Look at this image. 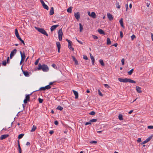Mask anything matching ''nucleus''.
I'll use <instances>...</instances> for the list:
<instances>
[{
    "label": "nucleus",
    "instance_id": "nucleus-26",
    "mask_svg": "<svg viewBox=\"0 0 153 153\" xmlns=\"http://www.w3.org/2000/svg\"><path fill=\"white\" fill-rule=\"evenodd\" d=\"M79 26L80 32H81L83 29V26L81 23L79 24Z\"/></svg>",
    "mask_w": 153,
    "mask_h": 153
},
{
    "label": "nucleus",
    "instance_id": "nucleus-55",
    "mask_svg": "<svg viewBox=\"0 0 153 153\" xmlns=\"http://www.w3.org/2000/svg\"><path fill=\"white\" fill-rule=\"evenodd\" d=\"M76 40H77V41L80 44H82V45L83 44V43L82 42L80 41H79V40H78L76 38Z\"/></svg>",
    "mask_w": 153,
    "mask_h": 153
},
{
    "label": "nucleus",
    "instance_id": "nucleus-42",
    "mask_svg": "<svg viewBox=\"0 0 153 153\" xmlns=\"http://www.w3.org/2000/svg\"><path fill=\"white\" fill-rule=\"evenodd\" d=\"M45 90L46 89H45V87H41L39 88V90H43V91H45Z\"/></svg>",
    "mask_w": 153,
    "mask_h": 153
},
{
    "label": "nucleus",
    "instance_id": "nucleus-43",
    "mask_svg": "<svg viewBox=\"0 0 153 153\" xmlns=\"http://www.w3.org/2000/svg\"><path fill=\"white\" fill-rule=\"evenodd\" d=\"M98 94L99 95L101 96H103V95L101 93V92L100 91V90H98Z\"/></svg>",
    "mask_w": 153,
    "mask_h": 153
},
{
    "label": "nucleus",
    "instance_id": "nucleus-16",
    "mask_svg": "<svg viewBox=\"0 0 153 153\" xmlns=\"http://www.w3.org/2000/svg\"><path fill=\"white\" fill-rule=\"evenodd\" d=\"M72 57L73 59V61L75 62V64L76 65H77L78 64V62L76 59L75 58L74 56H72Z\"/></svg>",
    "mask_w": 153,
    "mask_h": 153
},
{
    "label": "nucleus",
    "instance_id": "nucleus-33",
    "mask_svg": "<svg viewBox=\"0 0 153 153\" xmlns=\"http://www.w3.org/2000/svg\"><path fill=\"white\" fill-rule=\"evenodd\" d=\"M57 109L60 111H62L63 109V108L61 106L59 105L57 107Z\"/></svg>",
    "mask_w": 153,
    "mask_h": 153
},
{
    "label": "nucleus",
    "instance_id": "nucleus-12",
    "mask_svg": "<svg viewBox=\"0 0 153 153\" xmlns=\"http://www.w3.org/2000/svg\"><path fill=\"white\" fill-rule=\"evenodd\" d=\"M107 16L108 18L111 21L113 19V17L109 13H107Z\"/></svg>",
    "mask_w": 153,
    "mask_h": 153
},
{
    "label": "nucleus",
    "instance_id": "nucleus-37",
    "mask_svg": "<svg viewBox=\"0 0 153 153\" xmlns=\"http://www.w3.org/2000/svg\"><path fill=\"white\" fill-rule=\"evenodd\" d=\"M116 7L118 8H120V5L119 4V3L117 2L116 4Z\"/></svg>",
    "mask_w": 153,
    "mask_h": 153
},
{
    "label": "nucleus",
    "instance_id": "nucleus-64",
    "mask_svg": "<svg viewBox=\"0 0 153 153\" xmlns=\"http://www.w3.org/2000/svg\"><path fill=\"white\" fill-rule=\"evenodd\" d=\"M151 37L152 40L153 41V34L152 33H151Z\"/></svg>",
    "mask_w": 153,
    "mask_h": 153
},
{
    "label": "nucleus",
    "instance_id": "nucleus-49",
    "mask_svg": "<svg viewBox=\"0 0 153 153\" xmlns=\"http://www.w3.org/2000/svg\"><path fill=\"white\" fill-rule=\"evenodd\" d=\"M90 143H91V144H93V143L95 144V143H97V141H95L92 140V141H91Z\"/></svg>",
    "mask_w": 153,
    "mask_h": 153
},
{
    "label": "nucleus",
    "instance_id": "nucleus-41",
    "mask_svg": "<svg viewBox=\"0 0 153 153\" xmlns=\"http://www.w3.org/2000/svg\"><path fill=\"white\" fill-rule=\"evenodd\" d=\"M147 128L148 129H153V126H148Z\"/></svg>",
    "mask_w": 153,
    "mask_h": 153
},
{
    "label": "nucleus",
    "instance_id": "nucleus-59",
    "mask_svg": "<svg viewBox=\"0 0 153 153\" xmlns=\"http://www.w3.org/2000/svg\"><path fill=\"white\" fill-rule=\"evenodd\" d=\"M26 146H30V143L29 142H27L26 143Z\"/></svg>",
    "mask_w": 153,
    "mask_h": 153
},
{
    "label": "nucleus",
    "instance_id": "nucleus-32",
    "mask_svg": "<svg viewBox=\"0 0 153 153\" xmlns=\"http://www.w3.org/2000/svg\"><path fill=\"white\" fill-rule=\"evenodd\" d=\"M15 34L16 36H18L19 35V34L18 33V30L17 29H16L15 30Z\"/></svg>",
    "mask_w": 153,
    "mask_h": 153
},
{
    "label": "nucleus",
    "instance_id": "nucleus-5",
    "mask_svg": "<svg viewBox=\"0 0 153 153\" xmlns=\"http://www.w3.org/2000/svg\"><path fill=\"white\" fill-rule=\"evenodd\" d=\"M20 54H21V59L20 62V63H21L22 62H23L24 61L26 56L24 52L22 53L21 51H20Z\"/></svg>",
    "mask_w": 153,
    "mask_h": 153
},
{
    "label": "nucleus",
    "instance_id": "nucleus-23",
    "mask_svg": "<svg viewBox=\"0 0 153 153\" xmlns=\"http://www.w3.org/2000/svg\"><path fill=\"white\" fill-rule=\"evenodd\" d=\"M36 127L34 125L33 126V127L32 128L31 130H30V131L31 132L34 131L36 130Z\"/></svg>",
    "mask_w": 153,
    "mask_h": 153
},
{
    "label": "nucleus",
    "instance_id": "nucleus-30",
    "mask_svg": "<svg viewBox=\"0 0 153 153\" xmlns=\"http://www.w3.org/2000/svg\"><path fill=\"white\" fill-rule=\"evenodd\" d=\"M99 62L101 64V65L102 66H104V63L103 62V61L102 59H100L99 60Z\"/></svg>",
    "mask_w": 153,
    "mask_h": 153
},
{
    "label": "nucleus",
    "instance_id": "nucleus-19",
    "mask_svg": "<svg viewBox=\"0 0 153 153\" xmlns=\"http://www.w3.org/2000/svg\"><path fill=\"white\" fill-rule=\"evenodd\" d=\"M90 16H91L93 18H96V15L95 13L94 12H91Z\"/></svg>",
    "mask_w": 153,
    "mask_h": 153
},
{
    "label": "nucleus",
    "instance_id": "nucleus-58",
    "mask_svg": "<svg viewBox=\"0 0 153 153\" xmlns=\"http://www.w3.org/2000/svg\"><path fill=\"white\" fill-rule=\"evenodd\" d=\"M137 141L138 142H140L141 141V138H138V140H137Z\"/></svg>",
    "mask_w": 153,
    "mask_h": 153
},
{
    "label": "nucleus",
    "instance_id": "nucleus-29",
    "mask_svg": "<svg viewBox=\"0 0 153 153\" xmlns=\"http://www.w3.org/2000/svg\"><path fill=\"white\" fill-rule=\"evenodd\" d=\"M24 135V134H19L18 136V139H20L23 137Z\"/></svg>",
    "mask_w": 153,
    "mask_h": 153
},
{
    "label": "nucleus",
    "instance_id": "nucleus-35",
    "mask_svg": "<svg viewBox=\"0 0 153 153\" xmlns=\"http://www.w3.org/2000/svg\"><path fill=\"white\" fill-rule=\"evenodd\" d=\"M45 89H49L51 88V86L49 85H47L45 86Z\"/></svg>",
    "mask_w": 153,
    "mask_h": 153
},
{
    "label": "nucleus",
    "instance_id": "nucleus-28",
    "mask_svg": "<svg viewBox=\"0 0 153 153\" xmlns=\"http://www.w3.org/2000/svg\"><path fill=\"white\" fill-rule=\"evenodd\" d=\"M42 6L44 9H46L47 10H48L49 8H48V6L47 5H46L45 4H44Z\"/></svg>",
    "mask_w": 153,
    "mask_h": 153
},
{
    "label": "nucleus",
    "instance_id": "nucleus-4",
    "mask_svg": "<svg viewBox=\"0 0 153 153\" xmlns=\"http://www.w3.org/2000/svg\"><path fill=\"white\" fill-rule=\"evenodd\" d=\"M58 38L59 41L62 40L63 35V32L62 29H59L58 32Z\"/></svg>",
    "mask_w": 153,
    "mask_h": 153
},
{
    "label": "nucleus",
    "instance_id": "nucleus-3",
    "mask_svg": "<svg viewBox=\"0 0 153 153\" xmlns=\"http://www.w3.org/2000/svg\"><path fill=\"white\" fill-rule=\"evenodd\" d=\"M36 28L38 31H39L41 33L47 36H48V34L46 32L45 30L44 29L36 27Z\"/></svg>",
    "mask_w": 153,
    "mask_h": 153
},
{
    "label": "nucleus",
    "instance_id": "nucleus-10",
    "mask_svg": "<svg viewBox=\"0 0 153 153\" xmlns=\"http://www.w3.org/2000/svg\"><path fill=\"white\" fill-rule=\"evenodd\" d=\"M74 16L75 18L77 19L78 20L80 17V13L79 12H78L77 13H74Z\"/></svg>",
    "mask_w": 153,
    "mask_h": 153
},
{
    "label": "nucleus",
    "instance_id": "nucleus-56",
    "mask_svg": "<svg viewBox=\"0 0 153 153\" xmlns=\"http://www.w3.org/2000/svg\"><path fill=\"white\" fill-rule=\"evenodd\" d=\"M83 59L85 60H87L88 59V58L86 56L84 55L83 56Z\"/></svg>",
    "mask_w": 153,
    "mask_h": 153
},
{
    "label": "nucleus",
    "instance_id": "nucleus-8",
    "mask_svg": "<svg viewBox=\"0 0 153 153\" xmlns=\"http://www.w3.org/2000/svg\"><path fill=\"white\" fill-rule=\"evenodd\" d=\"M56 46L58 48V51L59 53L60 52L61 45L59 42H56Z\"/></svg>",
    "mask_w": 153,
    "mask_h": 153
},
{
    "label": "nucleus",
    "instance_id": "nucleus-40",
    "mask_svg": "<svg viewBox=\"0 0 153 153\" xmlns=\"http://www.w3.org/2000/svg\"><path fill=\"white\" fill-rule=\"evenodd\" d=\"M68 48L72 51L74 50V48L72 47L71 45H68Z\"/></svg>",
    "mask_w": 153,
    "mask_h": 153
},
{
    "label": "nucleus",
    "instance_id": "nucleus-36",
    "mask_svg": "<svg viewBox=\"0 0 153 153\" xmlns=\"http://www.w3.org/2000/svg\"><path fill=\"white\" fill-rule=\"evenodd\" d=\"M131 40H133L134 39L136 38V36L134 35L133 34L131 36Z\"/></svg>",
    "mask_w": 153,
    "mask_h": 153
},
{
    "label": "nucleus",
    "instance_id": "nucleus-44",
    "mask_svg": "<svg viewBox=\"0 0 153 153\" xmlns=\"http://www.w3.org/2000/svg\"><path fill=\"white\" fill-rule=\"evenodd\" d=\"M146 4L147 6L148 7H149L150 4V2L149 1H148L147 2H146Z\"/></svg>",
    "mask_w": 153,
    "mask_h": 153
},
{
    "label": "nucleus",
    "instance_id": "nucleus-31",
    "mask_svg": "<svg viewBox=\"0 0 153 153\" xmlns=\"http://www.w3.org/2000/svg\"><path fill=\"white\" fill-rule=\"evenodd\" d=\"M134 71V69L133 68L130 71L128 72V74L129 75H131Z\"/></svg>",
    "mask_w": 153,
    "mask_h": 153
},
{
    "label": "nucleus",
    "instance_id": "nucleus-7",
    "mask_svg": "<svg viewBox=\"0 0 153 153\" xmlns=\"http://www.w3.org/2000/svg\"><path fill=\"white\" fill-rule=\"evenodd\" d=\"M30 95H26L25 97V99L24 100V102L26 104L27 102L30 101Z\"/></svg>",
    "mask_w": 153,
    "mask_h": 153
},
{
    "label": "nucleus",
    "instance_id": "nucleus-24",
    "mask_svg": "<svg viewBox=\"0 0 153 153\" xmlns=\"http://www.w3.org/2000/svg\"><path fill=\"white\" fill-rule=\"evenodd\" d=\"M72 8V7H71L68 8L67 9V12L70 13H71Z\"/></svg>",
    "mask_w": 153,
    "mask_h": 153
},
{
    "label": "nucleus",
    "instance_id": "nucleus-50",
    "mask_svg": "<svg viewBox=\"0 0 153 153\" xmlns=\"http://www.w3.org/2000/svg\"><path fill=\"white\" fill-rule=\"evenodd\" d=\"M92 37L94 39H97L98 38L97 36L95 35H93Z\"/></svg>",
    "mask_w": 153,
    "mask_h": 153
},
{
    "label": "nucleus",
    "instance_id": "nucleus-1",
    "mask_svg": "<svg viewBox=\"0 0 153 153\" xmlns=\"http://www.w3.org/2000/svg\"><path fill=\"white\" fill-rule=\"evenodd\" d=\"M38 69L39 70H42L44 72H47L49 70V68L47 65L43 64L41 65L40 63L39 64Z\"/></svg>",
    "mask_w": 153,
    "mask_h": 153
},
{
    "label": "nucleus",
    "instance_id": "nucleus-60",
    "mask_svg": "<svg viewBox=\"0 0 153 153\" xmlns=\"http://www.w3.org/2000/svg\"><path fill=\"white\" fill-rule=\"evenodd\" d=\"M117 45H118L117 43H116L114 44V45H112L113 46H115V47H116L117 46Z\"/></svg>",
    "mask_w": 153,
    "mask_h": 153
},
{
    "label": "nucleus",
    "instance_id": "nucleus-34",
    "mask_svg": "<svg viewBox=\"0 0 153 153\" xmlns=\"http://www.w3.org/2000/svg\"><path fill=\"white\" fill-rule=\"evenodd\" d=\"M18 147L19 148V152H22V149L21 148L20 146V144H19V141H18Z\"/></svg>",
    "mask_w": 153,
    "mask_h": 153
},
{
    "label": "nucleus",
    "instance_id": "nucleus-18",
    "mask_svg": "<svg viewBox=\"0 0 153 153\" xmlns=\"http://www.w3.org/2000/svg\"><path fill=\"white\" fill-rule=\"evenodd\" d=\"M90 57H91V59L92 60V64L93 65H94V61H95L94 58V57L93 56H92V55H91Z\"/></svg>",
    "mask_w": 153,
    "mask_h": 153
},
{
    "label": "nucleus",
    "instance_id": "nucleus-22",
    "mask_svg": "<svg viewBox=\"0 0 153 153\" xmlns=\"http://www.w3.org/2000/svg\"><path fill=\"white\" fill-rule=\"evenodd\" d=\"M120 23V24L121 26L123 27L124 28V26L123 24V19H121L120 21H119Z\"/></svg>",
    "mask_w": 153,
    "mask_h": 153
},
{
    "label": "nucleus",
    "instance_id": "nucleus-51",
    "mask_svg": "<svg viewBox=\"0 0 153 153\" xmlns=\"http://www.w3.org/2000/svg\"><path fill=\"white\" fill-rule=\"evenodd\" d=\"M120 37L122 38L123 37V33L122 31H120Z\"/></svg>",
    "mask_w": 153,
    "mask_h": 153
},
{
    "label": "nucleus",
    "instance_id": "nucleus-38",
    "mask_svg": "<svg viewBox=\"0 0 153 153\" xmlns=\"http://www.w3.org/2000/svg\"><path fill=\"white\" fill-rule=\"evenodd\" d=\"M39 59V58H38L36 59L34 63L35 65H36L38 64Z\"/></svg>",
    "mask_w": 153,
    "mask_h": 153
},
{
    "label": "nucleus",
    "instance_id": "nucleus-9",
    "mask_svg": "<svg viewBox=\"0 0 153 153\" xmlns=\"http://www.w3.org/2000/svg\"><path fill=\"white\" fill-rule=\"evenodd\" d=\"M9 135L7 134L2 135L0 137V140H2L7 137Z\"/></svg>",
    "mask_w": 153,
    "mask_h": 153
},
{
    "label": "nucleus",
    "instance_id": "nucleus-15",
    "mask_svg": "<svg viewBox=\"0 0 153 153\" xmlns=\"http://www.w3.org/2000/svg\"><path fill=\"white\" fill-rule=\"evenodd\" d=\"M73 91L75 95V98L76 99H77L78 97V92L74 90H73Z\"/></svg>",
    "mask_w": 153,
    "mask_h": 153
},
{
    "label": "nucleus",
    "instance_id": "nucleus-46",
    "mask_svg": "<svg viewBox=\"0 0 153 153\" xmlns=\"http://www.w3.org/2000/svg\"><path fill=\"white\" fill-rule=\"evenodd\" d=\"M95 114V113L94 111H92L91 112H90V113H89V114L91 115H94Z\"/></svg>",
    "mask_w": 153,
    "mask_h": 153
},
{
    "label": "nucleus",
    "instance_id": "nucleus-21",
    "mask_svg": "<svg viewBox=\"0 0 153 153\" xmlns=\"http://www.w3.org/2000/svg\"><path fill=\"white\" fill-rule=\"evenodd\" d=\"M23 74L25 76L28 77L29 76V75L28 74V72L23 71Z\"/></svg>",
    "mask_w": 153,
    "mask_h": 153
},
{
    "label": "nucleus",
    "instance_id": "nucleus-45",
    "mask_svg": "<svg viewBox=\"0 0 153 153\" xmlns=\"http://www.w3.org/2000/svg\"><path fill=\"white\" fill-rule=\"evenodd\" d=\"M39 101L40 103H42L43 101V100L41 98H39Z\"/></svg>",
    "mask_w": 153,
    "mask_h": 153
},
{
    "label": "nucleus",
    "instance_id": "nucleus-47",
    "mask_svg": "<svg viewBox=\"0 0 153 153\" xmlns=\"http://www.w3.org/2000/svg\"><path fill=\"white\" fill-rule=\"evenodd\" d=\"M104 85L105 86V87L106 88H110V86L107 84H104Z\"/></svg>",
    "mask_w": 153,
    "mask_h": 153
},
{
    "label": "nucleus",
    "instance_id": "nucleus-25",
    "mask_svg": "<svg viewBox=\"0 0 153 153\" xmlns=\"http://www.w3.org/2000/svg\"><path fill=\"white\" fill-rule=\"evenodd\" d=\"M111 43V41H110V39L108 38L107 39V45H109Z\"/></svg>",
    "mask_w": 153,
    "mask_h": 153
},
{
    "label": "nucleus",
    "instance_id": "nucleus-14",
    "mask_svg": "<svg viewBox=\"0 0 153 153\" xmlns=\"http://www.w3.org/2000/svg\"><path fill=\"white\" fill-rule=\"evenodd\" d=\"M59 26V25H56L52 26L51 28V31H53L56 27Z\"/></svg>",
    "mask_w": 153,
    "mask_h": 153
},
{
    "label": "nucleus",
    "instance_id": "nucleus-13",
    "mask_svg": "<svg viewBox=\"0 0 153 153\" xmlns=\"http://www.w3.org/2000/svg\"><path fill=\"white\" fill-rule=\"evenodd\" d=\"M137 91L139 93H141L142 92L141 88L140 87L137 86L136 87Z\"/></svg>",
    "mask_w": 153,
    "mask_h": 153
},
{
    "label": "nucleus",
    "instance_id": "nucleus-48",
    "mask_svg": "<svg viewBox=\"0 0 153 153\" xmlns=\"http://www.w3.org/2000/svg\"><path fill=\"white\" fill-rule=\"evenodd\" d=\"M91 123L90 120L89 122L86 123L85 125L86 126L88 125H91Z\"/></svg>",
    "mask_w": 153,
    "mask_h": 153
},
{
    "label": "nucleus",
    "instance_id": "nucleus-57",
    "mask_svg": "<svg viewBox=\"0 0 153 153\" xmlns=\"http://www.w3.org/2000/svg\"><path fill=\"white\" fill-rule=\"evenodd\" d=\"M54 123L55 125H57L58 124V122L56 120L55 121Z\"/></svg>",
    "mask_w": 153,
    "mask_h": 153
},
{
    "label": "nucleus",
    "instance_id": "nucleus-2",
    "mask_svg": "<svg viewBox=\"0 0 153 153\" xmlns=\"http://www.w3.org/2000/svg\"><path fill=\"white\" fill-rule=\"evenodd\" d=\"M118 80L119 81L123 82H129L131 83H136V82L133 80H132L130 79L125 78L122 79L119 78Z\"/></svg>",
    "mask_w": 153,
    "mask_h": 153
},
{
    "label": "nucleus",
    "instance_id": "nucleus-62",
    "mask_svg": "<svg viewBox=\"0 0 153 153\" xmlns=\"http://www.w3.org/2000/svg\"><path fill=\"white\" fill-rule=\"evenodd\" d=\"M72 44V42L71 41L68 43V45H71Z\"/></svg>",
    "mask_w": 153,
    "mask_h": 153
},
{
    "label": "nucleus",
    "instance_id": "nucleus-63",
    "mask_svg": "<svg viewBox=\"0 0 153 153\" xmlns=\"http://www.w3.org/2000/svg\"><path fill=\"white\" fill-rule=\"evenodd\" d=\"M133 110H131L128 112V113L129 114H131L133 112Z\"/></svg>",
    "mask_w": 153,
    "mask_h": 153
},
{
    "label": "nucleus",
    "instance_id": "nucleus-11",
    "mask_svg": "<svg viewBox=\"0 0 153 153\" xmlns=\"http://www.w3.org/2000/svg\"><path fill=\"white\" fill-rule=\"evenodd\" d=\"M152 137H149L145 141H143L141 143V144H144L150 140L151 139Z\"/></svg>",
    "mask_w": 153,
    "mask_h": 153
},
{
    "label": "nucleus",
    "instance_id": "nucleus-39",
    "mask_svg": "<svg viewBox=\"0 0 153 153\" xmlns=\"http://www.w3.org/2000/svg\"><path fill=\"white\" fill-rule=\"evenodd\" d=\"M97 121V120L96 119H93L90 120V122L91 123H94L95 122Z\"/></svg>",
    "mask_w": 153,
    "mask_h": 153
},
{
    "label": "nucleus",
    "instance_id": "nucleus-52",
    "mask_svg": "<svg viewBox=\"0 0 153 153\" xmlns=\"http://www.w3.org/2000/svg\"><path fill=\"white\" fill-rule=\"evenodd\" d=\"M121 62L122 65H123L124 64L125 60L124 59H122L121 60Z\"/></svg>",
    "mask_w": 153,
    "mask_h": 153
},
{
    "label": "nucleus",
    "instance_id": "nucleus-20",
    "mask_svg": "<svg viewBox=\"0 0 153 153\" xmlns=\"http://www.w3.org/2000/svg\"><path fill=\"white\" fill-rule=\"evenodd\" d=\"M98 32L101 34H105L104 32L101 29H98Z\"/></svg>",
    "mask_w": 153,
    "mask_h": 153
},
{
    "label": "nucleus",
    "instance_id": "nucleus-54",
    "mask_svg": "<svg viewBox=\"0 0 153 153\" xmlns=\"http://www.w3.org/2000/svg\"><path fill=\"white\" fill-rule=\"evenodd\" d=\"M2 65L4 66H6V61H4L3 62H2Z\"/></svg>",
    "mask_w": 153,
    "mask_h": 153
},
{
    "label": "nucleus",
    "instance_id": "nucleus-53",
    "mask_svg": "<svg viewBox=\"0 0 153 153\" xmlns=\"http://www.w3.org/2000/svg\"><path fill=\"white\" fill-rule=\"evenodd\" d=\"M126 11H128V4H127L126 5Z\"/></svg>",
    "mask_w": 153,
    "mask_h": 153
},
{
    "label": "nucleus",
    "instance_id": "nucleus-6",
    "mask_svg": "<svg viewBox=\"0 0 153 153\" xmlns=\"http://www.w3.org/2000/svg\"><path fill=\"white\" fill-rule=\"evenodd\" d=\"M17 52L16 50L15 49L12 51L10 55V58L11 59L12 57Z\"/></svg>",
    "mask_w": 153,
    "mask_h": 153
},
{
    "label": "nucleus",
    "instance_id": "nucleus-61",
    "mask_svg": "<svg viewBox=\"0 0 153 153\" xmlns=\"http://www.w3.org/2000/svg\"><path fill=\"white\" fill-rule=\"evenodd\" d=\"M41 2L42 4V5H43L44 4H45L43 1H41Z\"/></svg>",
    "mask_w": 153,
    "mask_h": 153
},
{
    "label": "nucleus",
    "instance_id": "nucleus-27",
    "mask_svg": "<svg viewBox=\"0 0 153 153\" xmlns=\"http://www.w3.org/2000/svg\"><path fill=\"white\" fill-rule=\"evenodd\" d=\"M118 118L120 120H123V115L121 114H120L118 116Z\"/></svg>",
    "mask_w": 153,
    "mask_h": 153
},
{
    "label": "nucleus",
    "instance_id": "nucleus-17",
    "mask_svg": "<svg viewBox=\"0 0 153 153\" xmlns=\"http://www.w3.org/2000/svg\"><path fill=\"white\" fill-rule=\"evenodd\" d=\"M49 14L50 15H52L54 14V9L53 7H52L51 8Z\"/></svg>",
    "mask_w": 153,
    "mask_h": 153
}]
</instances>
